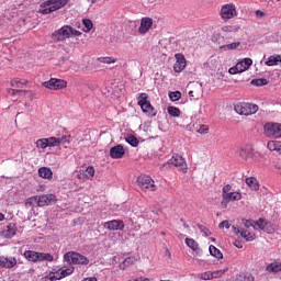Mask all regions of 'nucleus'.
<instances>
[{
	"label": "nucleus",
	"mask_w": 281,
	"mask_h": 281,
	"mask_svg": "<svg viewBox=\"0 0 281 281\" xmlns=\"http://www.w3.org/2000/svg\"><path fill=\"white\" fill-rule=\"evenodd\" d=\"M53 41H66V38H74L76 36H82V32L69 26L65 25L61 29L55 31L53 33Z\"/></svg>",
	"instance_id": "f257e3e1"
},
{
	"label": "nucleus",
	"mask_w": 281,
	"mask_h": 281,
	"mask_svg": "<svg viewBox=\"0 0 281 281\" xmlns=\"http://www.w3.org/2000/svg\"><path fill=\"white\" fill-rule=\"evenodd\" d=\"M67 3H69V0H47L41 4V12L42 14H52V12L60 10V8H65Z\"/></svg>",
	"instance_id": "f03ea898"
},
{
	"label": "nucleus",
	"mask_w": 281,
	"mask_h": 281,
	"mask_svg": "<svg viewBox=\"0 0 281 281\" xmlns=\"http://www.w3.org/2000/svg\"><path fill=\"white\" fill-rule=\"evenodd\" d=\"M64 260L68 262V265H89V258L74 251L66 252L64 255Z\"/></svg>",
	"instance_id": "7ed1b4c3"
},
{
	"label": "nucleus",
	"mask_w": 281,
	"mask_h": 281,
	"mask_svg": "<svg viewBox=\"0 0 281 281\" xmlns=\"http://www.w3.org/2000/svg\"><path fill=\"white\" fill-rule=\"evenodd\" d=\"M265 135L271 139H278L281 137V124L280 123H267L263 127Z\"/></svg>",
	"instance_id": "20e7f679"
},
{
	"label": "nucleus",
	"mask_w": 281,
	"mask_h": 281,
	"mask_svg": "<svg viewBox=\"0 0 281 281\" xmlns=\"http://www.w3.org/2000/svg\"><path fill=\"white\" fill-rule=\"evenodd\" d=\"M235 111L239 115H254V113H258V105L252 103H237L235 105Z\"/></svg>",
	"instance_id": "39448f33"
},
{
	"label": "nucleus",
	"mask_w": 281,
	"mask_h": 281,
	"mask_svg": "<svg viewBox=\"0 0 281 281\" xmlns=\"http://www.w3.org/2000/svg\"><path fill=\"white\" fill-rule=\"evenodd\" d=\"M43 87L46 89H50L52 91H60V89H66L67 81L63 79L52 78L48 81H45L43 83Z\"/></svg>",
	"instance_id": "423d86ee"
},
{
	"label": "nucleus",
	"mask_w": 281,
	"mask_h": 281,
	"mask_svg": "<svg viewBox=\"0 0 281 281\" xmlns=\"http://www.w3.org/2000/svg\"><path fill=\"white\" fill-rule=\"evenodd\" d=\"M19 265V259L13 256H0V269H14Z\"/></svg>",
	"instance_id": "0eeeda50"
},
{
	"label": "nucleus",
	"mask_w": 281,
	"mask_h": 281,
	"mask_svg": "<svg viewBox=\"0 0 281 281\" xmlns=\"http://www.w3.org/2000/svg\"><path fill=\"white\" fill-rule=\"evenodd\" d=\"M137 183L142 190L146 192L149 190L150 192H155V180L150 178V176H143L137 179Z\"/></svg>",
	"instance_id": "6e6552de"
},
{
	"label": "nucleus",
	"mask_w": 281,
	"mask_h": 281,
	"mask_svg": "<svg viewBox=\"0 0 281 281\" xmlns=\"http://www.w3.org/2000/svg\"><path fill=\"white\" fill-rule=\"evenodd\" d=\"M236 14H237L236 5H234V4H225L221 9V16L224 21L234 19V16H236Z\"/></svg>",
	"instance_id": "1a4fd4ad"
},
{
	"label": "nucleus",
	"mask_w": 281,
	"mask_h": 281,
	"mask_svg": "<svg viewBox=\"0 0 281 281\" xmlns=\"http://www.w3.org/2000/svg\"><path fill=\"white\" fill-rule=\"evenodd\" d=\"M105 229H110L111 232L122 231L124 229V221L122 220H113L104 223Z\"/></svg>",
	"instance_id": "9d476101"
},
{
	"label": "nucleus",
	"mask_w": 281,
	"mask_h": 281,
	"mask_svg": "<svg viewBox=\"0 0 281 281\" xmlns=\"http://www.w3.org/2000/svg\"><path fill=\"white\" fill-rule=\"evenodd\" d=\"M38 207H45L56 202V195L54 194H42L37 196Z\"/></svg>",
	"instance_id": "9b49d317"
},
{
	"label": "nucleus",
	"mask_w": 281,
	"mask_h": 281,
	"mask_svg": "<svg viewBox=\"0 0 281 281\" xmlns=\"http://www.w3.org/2000/svg\"><path fill=\"white\" fill-rule=\"evenodd\" d=\"M126 155V151L124 150L123 145H115L110 148V157L112 159H122Z\"/></svg>",
	"instance_id": "f8f14e48"
},
{
	"label": "nucleus",
	"mask_w": 281,
	"mask_h": 281,
	"mask_svg": "<svg viewBox=\"0 0 281 281\" xmlns=\"http://www.w3.org/2000/svg\"><path fill=\"white\" fill-rule=\"evenodd\" d=\"M150 27H153V19H150V18H143L140 20V26L138 29V32L140 34H146V32H148V30H150Z\"/></svg>",
	"instance_id": "ddd939ff"
},
{
	"label": "nucleus",
	"mask_w": 281,
	"mask_h": 281,
	"mask_svg": "<svg viewBox=\"0 0 281 281\" xmlns=\"http://www.w3.org/2000/svg\"><path fill=\"white\" fill-rule=\"evenodd\" d=\"M167 164H171L172 166H176V168H187L186 159L180 155L172 156Z\"/></svg>",
	"instance_id": "4468645a"
},
{
	"label": "nucleus",
	"mask_w": 281,
	"mask_h": 281,
	"mask_svg": "<svg viewBox=\"0 0 281 281\" xmlns=\"http://www.w3.org/2000/svg\"><path fill=\"white\" fill-rule=\"evenodd\" d=\"M24 258L30 262H40L41 252H36L34 250H26L24 251Z\"/></svg>",
	"instance_id": "2eb2a0df"
},
{
	"label": "nucleus",
	"mask_w": 281,
	"mask_h": 281,
	"mask_svg": "<svg viewBox=\"0 0 281 281\" xmlns=\"http://www.w3.org/2000/svg\"><path fill=\"white\" fill-rule=\"evenodd\" d=\"M75 268L70 266L69 268L59 269L60 273L57 272L56 280H63V278H67V276H71L74 273Z\"/></svg>",
	"instance_id": "dca6fc26"
},
{
	"label": "nucleus",
	"mask_w": 281,
	"mask_h": 281,
	"mask_svg": "<svg viewBox=\"0 0 281 281\" xmlns=\"http://www.w3.org/2000/svg\"><path fill=\"white\" fill-rule=\"evenodd\" d=\"M38 175L42 179H52L54 177V172L52 171V168H48V167H41L38 169Z\"/></svg>",
	"instance_id": "f3484780"
},
{
	"label": "nucleus",
	"mask_w": 281,
	"mask_h": 281,
	"mask_svg": "<svg viewBox=\"0 0 281 281\" xmlns=\"http://www.w3.org/2000/svg\"><path fill=\"white\" fill-rule=\"evenodd\" d=\"M266 271L268 273H280L281 271V262L280 261H273L270 265L266 267Z\"/></svg>",
	"instance_id": "a211bd4d"
},
{
	"label": "nucleus",
	"mask_w": 281,
	"mask_h": 281,
	"mask_svg": "<svg viewBox=\"0 0 281 281\" xmlns=\"http://www.w3.org/2000/svg\"><path fill=\"white\" fill-rule=\"evenodd\" d=\"M140 109L143 113H148L150 117H155L157 115V112H155V108H153V104H150V101H147L144 105H140Z\"/></svg>",
	"instance_id": "6ab92c4d"
},
{
	"label": "nucleus",
	"mask_w": 281,
	"mask_h": 281,
	"mask_svg": "<svg viewBox=\"0 0 281 281\" xmlns=\"http://www.w3.org/2000/svg\"><path fill=\"white\" fill-rule=\"evenodd\" d=\"M4 238H12L16 235V224H9L7 229L3 232Z\"/></svg>",
	"instance_id": "aec40b11"
},
{
	"label": "nucleus",
	"mask_w": 281,
	"mask_h": 281,
	"mask_svg": "<svg viewBox=\"0 0 281 281\" xmlns=\"http://www.w3.org/2000/svg\"><path fill=\"white\" fill-rule=\"evenodd\" d=\"M246 183L250 188V190H254L255 192H257V190H260L258 179H256L255 177L246 178Z\"/></svg>",
	"instance_id": "412c9836"
},
{
	"label": "nucleus",
	"mask_w": 281,
	"mask_h": 281,
	"mask_svg": "<svg viewBox=\"0 0 281 281\" xmlns=\"http://www.w3.org/2000/svg\"><path fill=\"white\" fill-rule=\"evenodd\" d=\"M223 199L231 201H240L243 194L240 192H228L227 194H222Z\"/></svg>",
	"instance_id": "4be33fe9"
},
{
	"label": "nucleus",
	"mask_w": 281,
	"mask_h": 281,
	"mask_svg": "<svg viewBox=\"0 0 281 281\" xmlns=\"http://www.w3.org/2000/svg\"><path fill=\"white\" fill-rule=\"evenodd\" d=\"M135 262H137V258L135 257H127L124 259V261L122 263H120V269H122L124 271V269L131 267V265H135Z\"/></svg>",
	"instance_id": "5701e85b"
},
{
	"label": "nucleus",
	"mask_w": 281,
	"mask_h": 281,
	"mask_svg": "<svg viewBox=\"0 0 281 281\" xmlns=\"http://www.w3.org/2000/svg\"><path fill=\"white\" fill-rule=\"evenodd\" d=\"M209 251L211 256H213L214 258H217V260H223V252H221V250L216 248V246L211 245L209 247Z\"/></svg>",
	"instance_id": "b1692460"
},
{
	"label": "nucleus",
	"mask_w": 281,
	"mask_h": 281,
	"mask_svg": "<svg viewBox=\"0 0 281 281\" xmlns=\"http://www.w3.org/2000/svg\"><path fill=\"white\" fill-rule=\"evenodd\" d=\"M237 65H241V70L239 71L243 74V71H247V69L254 65V60H251V58H245L244 60L237 63Z\"/></svg>",
	"instance_id": "393cba45"
},
{
	"label": "nucleus",
	"mask_w": 281,
	"mask_h": 281,
	"mask_svg": "<svg viewBox=\"0 0 281 281\" xmlns=\"http://www.w3.org/2000/svg\"><path fill=\"white\" fill-rule=\"evenodd\" d=\"M241 238H245L247 243H250L251 240H256V235L249 233L247 229H241L240 232Z\"/></svg>",
	"instance_id": "a878e982"
},
{
	"label": "nucleus",
	"mask_w": 281,
	"mask_h": 281,
	"mask_svg": "<svg viewBox=\"0 0 281 281\" xmlns=\"http://www.w3.org/2000/svg\"><path fill=\"white\" fill-rule=\"evenodd\" d=\"M251 155H254V154L251 153V149H250V148H241V149H239V151H238V156H239L241 159H245V160L249 159V157H251Z\"/></svg>",
	"instance_id": "bb28decb"
},
{
	"label": "nucleus",
	"mask_w": 281,
	"mask_h": 281,
	"mask_svg": "<svg viewBox=\"0 0 281 281\" xmlns=\"http://www.w3.org/2000/svg\"><path fill=\"white\" fill-rule=\"evenodd\" d=\"M125 142L130 144V146H132L133 148H137V146H139V139H137V137H135L134 135H128L125 138Z\"/></svg>",
	"instance_id": "cd10ccee"
},
{
	"label": "nucleus",
	"mask_w": 281,
	"mask_h": 281,
	"mask_svg": "<svg viewBox=\"0 0 281 281\" xmlns=\"http://www.w3.org/2000/svg\"><path fill=\"white\" fill-rule=\"evenodd\" d=\"M167 112L169 113V115L171 117H179V115H181V110H179V108L172 106V105L167 108Z\"/></svg>",
	"instance_id": "c85d7f7f"
},
{
	"label": "nucleus",
	"mask_w": 281,
	"mask_h": 281,
	"mask_svg": "<svg viewBox=\"0 0 281 281\" xmlns=\"http://www.w3.org/2000/svg\"><path fill=\"white\" fill-rule=\"evenodd\" d=\"M240 47V42H234L232 44L222 45L220 49H223L224 52L232 50V49H238Z\"/></svg>",
	"instance_id": "c756f323"
},
{
	"label": "nucleus",
	"mask_w": 281,
	"mask_h": 281,
	"mask_svg": "<svg viewBox=\"0 0 281 281\" xmlns=\"http://www.w3.org/2000/svg\"><path fill=\"white\" fill-rule=\"evenodd\" d=\"M250 85H254L255 87H265V86L269 85V80H267L266 78L252 79L250 81Z\"/></svg>",
	"instance_id": "7c9ffc66"
},
{
	"label": "nucleus",
	"mask_w": 281,
	"mask_h": 281,
	"mask_svg": "<svg viewBox=\"0 0 281 281\" xmlns=\"http://www.w3.org/2000/svg\"><path fill=\"white\" fill-rule=\"evenodd\" d=\"M35 205L38 206V196H31L26 199L25 206L26 207H34Z\"/></svg>",
	"instance_id": "2f4dec72"
},
{
	"label": "nucleus",
	"mask_w": 281,
	"mask_h": 281,
	"mask_svg": "<svg viewBox=\"0 0 281 281\" xmlns=\"http://www.w3.org/2000/svg\"><path fill=\"white\" fill-rule=\"evenodd\" d=\"M186 245L189 246L190 249L196 251L199 249V243L192 238H186Z\"/></svg>",
	"instance_id": "473e14b6"
},
{
	"label": "nucleus",
	"mask_w": 281,
	"mask_h": 281,
	"mask_svg": "<svg viewBox=\"0 0 281 281\" xmlns=\"http://www.w3.org/2000/svg\"><path fill=\"white\" fill-rule=\"evenodd\" d=\"M46 260L47 262H54V256L48 252H40V262Z\"/></svg>",
	"instance_id": "72a5a7b5"
},
{
	"label": "nucleus",
	"mask_w": 281,
	"mask_h": 281,
	"mask_svg": "<svg viewBox=\"0 0 281 281\" xmlns=\"http://www.w3.org/2000/svg\"><path fill=\"white\" fill-rule=\"evenodd\" d=\"M169 100H171V102H178V100H181V92L180 91L169 92Z\"/></svg>",
	"instance_id": "f704fd0d"
},
{
	"label": "nucleus",
	"mask_w": 281,
	"mask_h": 281,
	"mask_svg": "<svg viewBox=\"0 0 281 281\" xmlns=\"http://www.w3.org/2000/svg\"><path fill=\"white\" fill-rule=\"evenodd\" d=\"M138 100V106H143L145 105L146 103H148V94L146 93H140L137 98Z\"/></svg>",
	"instance_id": "c9c22d12"
},
{
	"label": "nucleus",
	"mask_w": 281,
	"mask_h": 281,
	"mask_svg": "<svg viewBox=\"0 0 281 281\" xmlns=\"http://www.w3.org/2000/svg\"><path fill=\"white\" fill-rule=\"evenodd\" d=\"M255 278L251 276V273H246V274H239L235 281H254Z\"/></svg>",
	"instance_id": "e433bc0d"
},
{
	"label": "nucleus",
	"mask_w": 281,
	"mask_h": 281,
	"mask_svg": "<svg viewBox=\"0 0 281 281\" xmlns=\"http://www.w3.org/2000/svg\"><path fill=\"white\" fill-rule=\"evenodd\" d=\"M267 227V222L265 218H259L255 222V229H265Z\"/></svg>",
	"instance_id": "4c0bfd02"
},
{
	"label": "nucleus",
	"mask_w": 281,
	"mask_h": 281,
	"mask_svg": "<svg viewBox=\"0 0 281 281\" xmlns=\"http://www.w3.org/2000/svg\"><path fill=\"white\" fill-rule=\"evenodd\" d=\"M267 67H276L278 65V55L277 56H270L268 60L266 61Z\"/></svg>",
	"instance_id": "58836bf2"
},
{
	"label": "nucleus",
	"mask_w": 281,
	"mask_h": 281,
	"mask_svg": "<svg viewBox=\"0 0 281 281\" xmlns=\"http://www.w3.org/2000/svg\"><path fill=\"white\" fill-rule=\"evenodd\" d=\"M182 69H186V64H183V61H176L173 65V70L176 71V74H181Z\"/></svg>",
	"instance_id": "ea45409f"
},
{
	"label": "nucleus",
	"mask_w": 281,
	"mask_h": 281,
	"mask_svg": "<svg viewBox=\"0 0 281 281\" xmlns=\"http://www.w3.org/2000/svg\"><path fill=\"white\" fill-rule=\"evenodd\" d=\"M243 70V65H237L236 64V66H234V67H231L229 69H228V72L231 74V75H236V74H241L240 71Z\"/></svg>",
	"instance_id": "a19ab883"
},
{
	"label": "nucleus",
	"mask_w": 281,
	"mask_h": 281,
	"mask_svg": "<svg viewBox=\"0 0 281 281\" xmlns=\"http://www.w3.org/2000/svg\"><path fill=\"white\" fill-rule=\"evenodd\" d=\"M47 142H48L47 138L37 139L36 142L37 148H42V149L48 148Z\"/></svg>",
	"instance_id": "79ce46f5"
},
{
	"label": "nucleus",
	"mask_w": 281,
	"mask_h": 281,
	"mask_svg": "<svg viewBox=\"0 0 281 281\" xmlns=\"http://www.w3.org/2000/svg\"><path fill=\"white\" fill-rule=\"evenodd\" d=\"M46 142L48 147L59 146L58 138L56 137H48L46 138Z\"/></svg>",
	"instance_id": "37998d69"
},
{
	"label": "nucleus",
	"mask_w": 281,
	"mask_h": 281,
	"mask_svg": "<svg viewBox=\"0 0 281 281\" xmlns=\"http://www.w3.org/2000/svg\"><path fill=\"white\" fill-rule=\"evenodd\" d=\"M82 23L86 27V32H91V30H93V22L91 20L85 19Z\"/></svg>",
	"instance_id": "c03bdc74"
},
{
	"label": "nucleus",
	"mask_w": 281,
	"mask_h": 281,
	"mask_svg": "<svg viewBox=\"0 0 281 281\" xmlns=\"http://www.w3.org/2000/svg\"><path fill=\"white\" fill-rule=\"evenodd\" d=\"M227 271H228L227 268H225L223 270H216V271L211 272V276H212L213 279L214 278H221L222 276H224V273H227Z\"/></svg>",
	"instance_id": "a18cd8bd"
},
{
	"label": "nucleus",
	"mask_w": 281,
	"mask_h": 281,
	"mask_svg": "<svg viewBox=\"0 0 281 281\" xmlns=\"http://www.w3.org/2000/svg\"><path fill=\"white\" fill-rule=\"evenodd\" d=\"M26 83H27V80H21V79H14L11 81V86L18 87V89L21 88L22 85H26Z\"/></svg>",
	"instance_id": "49530a36"
},
{
	"label": "nucleus",
	"mask_w": 281,
	"mask_h": 281,
	"mask_svg": "<svg viewBox=\"0 0 281 281\" xmlns=\"http://www.w3.org/2000/svg\"><path fill=\"white\" fill-rule=\"evenodd\" d=\"M243 224L245 225V227H247V229H249V227H254V229H256V221L254 220H241Z\"/></svg>",
	"instance_id": "de8ad7c7"
},
{
	"label": "nucleus",
	"mask_w": 281,
	"mask_h": 281,
	"mask_svg": "<svg viewBox=\"0 0 281 281\" xmlns=\"http://www.w3.org/2000/svg\"><path fill=\"white\" fill-rule=\"evenodd\" d=\"M198 229H200V232L204 234V236H212V232H210L209 228L202 224H198Z\"/></svg>",
	"instance_id": "09e8293b"
},
{
	"label": "nucleus",
	"mask_w": 281,
	"mask_h": 281,
	"mask_svg": "<svg viewBox=\"0 0 281 281\" xmlns=\"http://www.w3.org/2000/svg\"><path fill=\"white\" fill-rule=\"evenodd\" d=\"M198 278H200V280H213L212 272L199 273Z\"/></svg>",
	"instance_id": "8fccbe9b"
},
{
	"label": "nucleus",
	"mask_w": 281,
	"mask_h": 281,
	"mask_svg": "<svg viewBox=\"0 0 281 281\" xmlns=\"http://www.w3.org/2000/svg\"><path fill=\"white\" fill-rule=\"evenodd\" d=\"M54 280H56V273L54 272H49L48 276L40 279V281H54Z\"/></svg>",
	"instance_id": "3c124183"
},
{
	"label": "nucleus",
	"mask_w": 281,
	"mask_h": 281,
	"mask_svg": "<svg viewBox=\"0 0 281 281\" xmlns=\"http://www.w3.org/2000/svg\"><path fill=\"white\" fill-rule=\"evenodd\" d=\"M210 131V127L207 125H201L198 130V133L200 135H206V133Z\"/></svg>",
	"instance_id": "603ef678"
},
{
	"label": "nucleus",
	"mask_w": 281,
	"mask_h": 281,
	"mask_svg": "<svg viewBox=\"0 0 281 281\" xmlns=\"http://www.w3.org/2000/svg\"><path fill=\"white\" fill-rule=\"evenodd\" d=\"M100 63H104L105 65H111V63H115V59H112L111 57H101L99 58Z\"/></svg>",
	"instance_id": "864d4df0"
},
{
	"label": "nucleus",
	"mask_w": 281,
	"mask_h": 281,
	"mask_svg": "<svg viewBox=\"0 0 281 281\" xmlns=\"http://www.w3.org/2000/svg\"><path fill=\"white\" fill-rule=\"evenodd\" d=\"M218 227H220V229H223L224 227H225L226 229H229V227H232V224H229V221L225 220V221H223V222H221V223L218 224Z\"/></svg>",
	"instance_id": "5fc2aeb1"
},
{
	"label": "nucleus",
	"mask_w": 281,
	"mask_h": 281,
	"mask_svg": "<svg viewBox=\"0 0 281 281\" xmlns=\"http://www.w3.org/2000/svg\"><path fill=\"white\" fill-rule=\"evenodd\" d=\"M86 172H87V175H89V177H94L95 169L93 168V166H89V167H87Z\"/></svg>",
	"instance_id": "6e6d98bb"
},
{
	"label": "nucleus",
	"mask_w": 281,
	"mask_h": 281,
	"mask_svg": "<svg viewBox=\"0 0 281 281\" xmlns=\"http://www.w3.org/2000/svg\"><path fill=\"white\" fill-rule=\"evenodd\" d=\"M176 63H183L186 65V57L182 54H176Z\"/></svg>",
	"instance_id": "4d7b16f0"
},
{
	"label": "nucleus",
	"mask_w": 281,
	"mask_h": 281,
	"mask_svg": "<svg viewBox=\"0 0 281 281\" xmlns=\"http://www.w3.org/2000/svg\"><path fill=\"white\" fill-rule=\"evenodd\" d=\"M232 192V187L229 184H226L222 189V194H229Z\"/></svg>",
	"instance_id": "13d9d810"
},
{
	"label": "nucleus",
	"mask_w": 281,
	"mask_h": 281,
	"mask_svg": "<svg viewBox=\"0 0 281 281\" xmlns=\"http://www.w3.org/2000/svg\"><path fill=\"white\" fill-rule=\"evenodd\" d=\"M224 32H238V27H234V26H224L223 27Z\"/></svg>",
	"instance_id": "bf43d9fd"
},
{
	"label": "nucleus",
	"mask_w": 281,
	"mask_h": 281,
	"mask_svg": "<svg viewBox=\"0 0 281 281\" xmlns=\"http://www.w3.org/2000/svg\"><path fill=\"white\" fill-rule=\"evenodd\" d=\"M255 14H256L257 19H262L263 16H267V13H265V12L261 11V10H257V11L255 12Z\"/></svg>",
	"instance_id": "052dcab7"
},
{
	"label": "nucleus",
	"mask_w": 281,
	"mask_h": 281,
	"mask_svg": "<svg viewBox=\"0 0 281 281\" xmlns=\"http://www.w3.org/2000/svg\"><path fill=\"white\" fill-rule=\"evenodd\" d=\"M9 93H11L12 95H16V93H27V91L11 89L9 90Z\"/></svg>",
	"instance_id": "680f3d73"
},
{
	"label": "nucleus",
	"mask_w": 281,
	"mask_h": 281,
	"mask_svg": "<svg viewBox=\"0 0 281 281\" xmlns=\"http://www.w3.org/2000/svg\"><path fill=\"white\" fill-rule=\"evenodd\" d=\"M60 144H67L69 142V136H63L61 138H57Z\"/></svg>",
	"instance_id": "e2e57ef3"
},
{
	"label": "nucleus",
	"mask_w": 281,
	"mask_h": 281,
	"mask_svg": "<svg viewBox=\"0 0 281 281\" xmlns=\"http://www.w3.org/2000/svg\"><path fill=\"white\" fill-rule=\"evenodd\" d=\"M228 204H229V201L227 199L223 198L222 206L227 207Z\"/></svg>",
	"instance_id": "0e129e2a"
},
{
	"label": "nucleus",
	"mask_w": 281,
	"mask_h": 281,
	"mask_svg": "<svg viewBox=\"0 0 281 281\" xmlns=\"http://www.w3.org/2000/svg\"><path fill=\"white\" fill-rule=\"evenodd\" d=\"M233 232H234L236 235H238V234H240V232H243V229H240V228H238V227H236V226H233Z\"/></svg>",
	"instance_id": "69168bd1"
},
{
	"label": "nucleus",
	"mask_w": 281,
	"mask_h": 281,
	"mask_svg": "<svg viewBox=\"0 0 281 281\" xmlns=\"http://www.w3.org/2000/svg\"><path fill=\"white\" fill-rule=\"evenodd\" d=\"M82 281H98V279H95V278H86Z\"/></svg>",
	"instance_id": "338daca9"
},
{
	"label": "nucleus",
	"mask_w": 281,
	"mask_h": 281,
	"mask_svg": "<svg viewBox=\"0 0 281 281\" xmlns=\"http://www.w3.org/2000/svg\"><path fill=\"white\" fill-rule=\"evenodd\" d=\"M138 281H150V279L140 277V278H138Z\"/></svg>",
	"instance_id": "774afa93"
}]
</instances>
